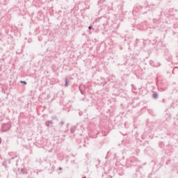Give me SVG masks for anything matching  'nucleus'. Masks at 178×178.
I'll list each match as a JSON object with an SVG mask.
<instances>
[{
  "label": "nucleus",
  "mask_w": 178,
  "mask_h": 178,
  "mask_svg": "<svg viewBox=\"0 0 178 178\" xmlns=\"http://www.w3.org/2000/svg\"><path fill=\"white\" fill-rule=\"evenodd\" d=\"M88 29H89V30H91V26H89Z\"/></svg>",
  "instance_id": "nucleus-3"
},
{
  "label": "nucleus",
  "mask_w": 178,
  "mask_h": 178,
  "mask_svg": "<svg viewBox=\"0 0 178 178\" xmlns=\"http://www.w3.org/2000/svg\"><path fill=\"white\" fill-rule=\"evenodd\" d=\"M21 83H23L24 84H27L26 81H21Z\"/></svg>",
  "instance_id": "nucleus-1"
},
{
  "label": "nucleus",
  "mask_w": 178,
  "mask_h": 178,
  "mask_svg": "<svg viewBox=\"0 0 178 178\" xmlns=\"http://www.w3.org/2000/svg\"><path fill=\"white\" fill-rule=\"evenodd\" d=\"M157 95H154V97L156 98Z\"/></svg>",
  "instance_id": "nucleus-2"
}]
</instances>
